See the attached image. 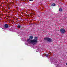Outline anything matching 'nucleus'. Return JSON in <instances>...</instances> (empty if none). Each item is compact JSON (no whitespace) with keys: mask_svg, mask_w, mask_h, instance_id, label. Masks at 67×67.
<instances>
[{"mask_svg":"<svg viewBox=\"0 0 67 67\" xmlns=\"http://www.w3.org/2000/svg\"><path fill=\"white\" fill-rule=\"evenodd\" d=\"M27 42L29 44H31L34 45V44H35L37 42V37H35L34 39L31 40L30 38H29L27 40Z\"/></svg>","mask_w":67,"mask_h":67,"instance_id":"nucleus-1","label":"nucleus"},{"mask_svg":"<svg viewBox=\"0 0 67 67\" xmlns=\"http://www.w3.org/2000/svg\"><path fill=\"white\" fill-rule=\"evenodd\" d=\"M44 40H47L49 42H52V39H51L50 38H44Z\"/></svg>","mask_w":67,"mask_h":67,"instance_id":"nucleus-2","label":"nucleus"},{"mask_svg":"<svg viewBox=\"0 0 67 67\" xmlns=\"http://www.w3.org/2000/svg\"><path fill=\"white\" fill-rule=\"evenodd\" d=\"M60 32L61 33L63 34L65 33L66 32V31H65V30L64 29H60Z\"/></svg>","mask_w":67,"mask_h":67,"instance_id":"nucleus-3","label":"nucleus"},{"mask_svg":"<svg viewBox=\"0 0 67 67\" xmlns=\"http://www.w3.org/2000/svg\"><path fill=\"white\" fill-rule=\"evenodd\" d=\"M4 26L5 28H8L9 27V25L7 24H5L4 25Z\"/></svg>","mask_w":67,"mask_h":67,"instance_id":"nucleus-4","label":"nucleus"},{"mask_svg":"<svg viewBox=\"0 0 67 67\" xmlns=\"http://www.w3.org/2000/svg\"><path fill=\"white\" fill-rule=\"evenodd\" d=\"M30 39H33V37L32 36H31L30 37Z\"/></svg>","mask_w":67,"mask_h":67,"instance_id":"nucleus-5","label":"nucleus"},{"mask_svg":"<svg viewBox=\"0 0 67 67\" xmlns=\"http://www.w3.org/2000/svg\"><path fill=\"white\" fill-rule=\"evenodd\" d=\"M52 7H54V6H55V4H52Z\"/></svg>","mask_w":67,"mask_h":67,"instance_id":"nucleus-6","label":"nucleus"},{"mask_svg":"<svg viewBox=\"0 0 67 67\" xmlns=\"http://www.w3.org/2000/svg\"><path fill=\"white\" fill-rule=\"evenodd\" d=\"M62 8H60L59 9V11H62Z\"/></svg>","mask_w":67,"mask_h":67,"instance_id":"nucleus-7","label":"nucleus"},{"mask_svg":"<svg viewBox=\"0 0 67 67\" xmlns=\"http://www.w3.org/2000/svg\"><path fill=\"white\" fill-rule=\"evenodd\" d=\"M18 28H20V27H21V26H20V25H19L18 26Z\"/></svg>","mask_w":67,"mask_h":67,"instance_id":"nucleus-8","label":"nucleus"},{"mask_svg":"<svg viewBox=\"0 0 67 67\" xmlns=\"http://www.w3.org/2000/svg\"><path fill=\"white\" fill-rule=\"evenodd\" d=\"M45 56H46V57H48V54L46 55Z\"/></svg>","mask_w":67,"mask_h":67,"instance_id":"nucleus-9","label":"nucleus"},{"mask_svg":"<svg viewBox=\"0 0 67 67\" xmlns=\"http://www.w3.org/2000/svg\"><path fill=\"white\" fill-rule=\"evenodd\" d=\"M30 1H33V0H29Z\"/></svg>","mask_w":67,"mask_h":67,"instance_id":"nucleus-10","label":"nucleus"},{"mask_svg":"<svg viewBox=\"0 0 67 67\" xmlns=\"http://www.w3.org/2000/svg\"><path fill=\"white\" fill-rule=\"evenodd\" d=\"M8 9H10V8H8Z\"/></svg>","mask_w":67,"mask_h":67,"instance_id":"nucleus-11","label":"nucleus"},{"mask_svg":"<svg viewBox=\"0 0 67 67\" xmlns=\"http://www.w3.org/2000/svg\"><path fill=\"white\" fill-rule=\"evenodd\" d=\"M66 65H67V63H66Z\"/></svg>","mask_w":67,"mask_h":67,"instance_id":"nucleus-12","label":"nucleus"}]
</instances>
